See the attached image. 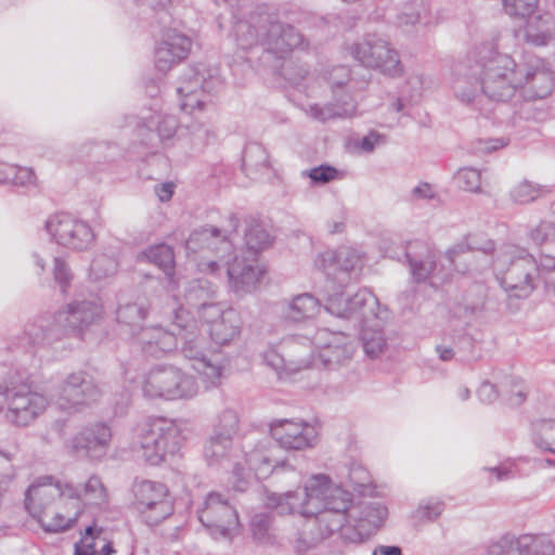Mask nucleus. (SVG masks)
Here are the masks:
<instances>
[{"instance_id":"1","label":"nucleus","mask_w":555,"mask_h":555,"mask_svg":"<svg viewBox=\"0 0 555 555\" xmlns=\"http://www.w3.org/2000/svg\"><path fill=\"white\" fill-rule=\"evenodd\" d=\"M554 85L552 70L542 59L517 64L512 55L498 51L493 42L474 47L452 67L449 86L461 104L476 106L482 96L498 102L519 93L527 100L544 99Z\"/></svg>"},{"instance_id":"2","label":"nucleus","mask_w":555,"mask_h":555,"mask_svg":"<svg viewBox=\"0 0 555 555\" xmlns=\"http://www.w3.org/2000/svg\"><path fill=\"white\" fill-rule=\"evenodd\" d=\"M103 267L101 259L92 261L87 293L62 307L54 314H43L27 323L25 337L33 346H51L64 338H81L102 314Z\"/></svg>"},{"instance_id":"3","label":"nucleus","mask_w":555,"mask_h":555,"mask_svg":"<svg viewBox=\"0 0 555 555\" xmlns=\"http://www.w3.org/2000/svg\"><path fill=\"white\" fill-rule=\"evenodd\" d=\"M217 298V288L206 279H196L188 283L184 292L185 306L173 311V332L181 343V353L191 362L192 369L209 386L219 384L224 369L220 352L207 347L206 337L199 334L194 312Z\"/></svg>"},{"instance_id":"4","label":"nucleus","mask_w":555,"mask_h":555,"mask_svg":"<svg viewBox=\"0 0 555 555\" xmlns=\"http://www.w3.org/2000/svg\"><path fill=\"white\" fill-rule=\"evenodd\" d=\"M186 249L192 253L205 249L214 253L216 259L203 258L198 261L199 271L220 276L225 267L229 286L236 294L253 292L264 273L258 256L241 250L232 257L231 241L215 227L194 231L186 241Z\"/></svg>"},{"instance_id":"5","label":"nucleus","mask_w":555,"mask_h":555,"mask_svg":"<svg viewBox=\"0 0 555 555\" xmlns=\"http://www.w3.org/2000/svg\"><path fill=\"white\" fill-rule=\"evenodd\" d=\"M325 309L359 327L362 347L369 358L375 359L384 352L387 340L383 330L388 313L369 288H361L352 296L332 294L326 299Z\"/></svg>"},{"instance_id":"6","label":"nucleus","mask_w":555,"mask_h":555,"mask_svg":"<svg viewBox=\"0 0 555 555\" xmlns=\"http://www.w3.org/2000/svg\"><path fill=\"white\" fill-rule=\"evenodd\" d=\"M263 502L280 515L311 516L330 507H349L352 494L334 483L328 475L313 474L304 482L301 491L269 492Z\"/></svg>"},{"instance_id":"7","label":"nucleus","mask_w":555,"mask_h":555,"mask_svg":"<svg viewBox=\"0 0 555 555\" xmlns=\"http://www.w3.org/2000/svg\"><path fill=\"white\" fill-rule=\"evenodd\" d=\"M233 29L241 49L260 44L267 53L281 60L294 49L306 46L302 35L293 26L273 21L269 14H253L249 20H238Z\"/></svg>"},{"instance_id":"8","label":"nucleus","mask_w":555,"mask_h":555,"mask_svg":"<svg viewBox=\"0 0 555 555\" xmlns=\"http://www.w3.org/2000/svg\"><path fill=\"white\" fill-rule=\"evenodd\" d=\"M349 507H330L305 518L302 530L296 533L294 543L298 553L325 544L333 554H343L344 547L352 544L345 535Z\"/></svg>"},{"instance_id":"9","label":"nucleus","mask_w":555,"mask_h":555,"mask_svg":"<svg viewBox=\"0 0 555 555\" xmlns=\"http://www.w3.org/2000/svg\"><path fill=\"white\" fill-rule=\"evenodd\" d=\"M492 266L501 286L511 296L527 298L535 288L538 262L525 248L511 244L502 246Z\"/></svg>"},{"instance_id":"10","label":"nucleus","mask_w":555,"mask_h":555,"mask_svg":"<svg viewBox=\"0 0 555 555\" xmlns=\"http://www.w3.org/2000/svg\"><path fill=\"white\" fill-rule=\"evenodd\" d=\"M222 83L220 69L216 65L201 62L189 67L177 87L181 111L190 115L204 111L209 104L208 95L220 90Z\"/></svg>"},{"instance_id":"11","label":"nucleus","mask_w":555,"mask_h":555,"mask_svg":"<svg viewBox=\"0 0 555 555\" xmlns=\"http://www.w3.org/2000/svg\"><path fill=\"white\" fill-rule=\"evenodd\" d=\"M182 441L181 424L175 420L159 417L140 429L137 443L146 463L159 465L180 451Z\"/></svg>"},{"instance_id":"12","label":"nucleus","mask_w":555,"mask_h":555,"mask_svg":"<svg viewBox=\"0 0 555 555\" xmlns=\"http://www.w3.org/2000/svg\"><path fill=\"white\" fill-rule=\"evenodd\" d=\"M302 347L305 356L310 358V366L333 369L349 362L358 344L353 337L343 332L320 328L312 337L302 336Z\"/></svg>"},{"instance_id":"13","label":"nucleus","mask_w":555,"mask_h":555,"mask_svg":"<svg viewBox=\"0 0 555 555\" xmlns=\"http://www.w3.org/2000/svg\"><path fill=\"white\" fill-rule=\"evenodd\" d=\"M142 392L150 399L188 400L198 392L196 379L171 364L155 365L145 374Z\"/></svg>"},{"instance_id":"14","label":"nucleus","mask_w":555,"mask_h":555,"mask_svg":"<svg viewBox=\"0 0 555 555\" xmlns=\"http://www.w3.org/2000/svg\"><path fill=\"white\" fill-rule=\"evenodd\" d=\"M146 314L147 310L142 304H128L118 308L117 321L130 327L142 350L152 357H160L177 349L178 337L172 328L166 331L162 326L141 327Z\"/></svg>"},{"instance_id":"15","label":"nucleus","mask_w":555,"mask_h":555,"mask_svg":"<svg viewBox=\"0 0 555 555\" xmlns=\"http://www.w3.org/2000/svg\"><path fill=\"white\" fill-rule=\"evenodd\" d=\"M135 142L149 154H156L160 149L173 146L180 140V124L172 114L150 111L132 118Z\"/></svg>"},{"instance_id":"16","label":"nucleus","mask_w":555,"mask_h":555,"mask_svg":"<svg viewBox=\"0 0 555 555\" xmlns=\"http://www.w3.org/2000/svg\"><path fill=\"white\" fill-rule=\"evenodd\" d=\"M352 59L364 67L377 69L390 77L403 74V65L398 51L386 39L367 35L347 47Z\"/></svg>"},{"instance_id":"17","label":"nucleus","mask_w":555,"mask_h":555,"mask_svg":"<svg viewBox=\"0 0 555 555\" xmlns=\"http://www.w3.org/2000/svg\"><path fill=\"white\" fill-rule=\"evenodd\" d=\"M133 504L149 526H156L173 513L167 487L158 481L137 478L132 485Z\"/></svg>"},{"instance_id":"18","label":"nucleus","mask_w":555,"mask_h":555,"mask_svg":"<svg viewBox=\"0 0 555 555\" xmlns=\"http://www.w3.org/2000/svg\"><path fill=\"white\" fill-rule=\"evenodd\" d=\"M314 264L328 280L345 287L360 278L364 267V256L354 248L343 246L321 253L315 258Z\"/></svg>"},{"instance_id":"19","label":"nucleus","mask_w":555,"mask_h":555,"mask_svg":"<svg viewBox=\"0 0 555 555\" xmlns=\"http://www.w3.org/2000/svg\"><path fill=\"white\" fill-rule=\"evenodd\" d=\"M261 359L280 379L289 378L311 364L310 358L305 356L301 335L283 338L278 346H269L261 353Z\"/></svg>"},{"instance_id":"20","label":"nucleus","mask_w":555,"mask_h":555,"mask_svg":"<svg viewBox=\"0 0 555 555\" xmlns=\"http://www.w3.org/2000/svg\"><path fill=\"white\" fill-rule=\"evenodd\" d=\"M7 403L5 420L16 426L33 424L48 408V399L27 386L7 388L3 403Z\"/></svg>"},{"instance_id":"21","label":"nucleus","mask_w":555,"mask_h":555,"mask_svg":"<svg viewBox=\"0 0 555 555\" xmlns=\"http://www.w3.org/2000/svg\"><path fill=\"white\" fill-rule=\"evenodd\" d=\"M199 521L214 539H231L240 527L236 509L222 494L211 492L198 514Z\"/></svg>"},{"instance_id":"22","label":"nucleus","mask_w":555,"mask_h":555,"mask_svg":"<svg viewBox=\"0 0 555 555\" xmlns=\"http://www.w3.org/2000/svg\"><path fill=\"white\" fill-rule=\"evenodd\" d=\"M46 231L57 245L82 250L94 244L95 234L83 220L69 214H56L44 223Z\"/></svg>"},{"instance_id":"23","label":"nucleus","mask_w":555,"mask_h":555,"mask_svg":"<svg viewBox=\"0 0 555 555\" xmlns=\"http://www.w3.org/2000/svg\"><path fill=\"white\" fill-rule=\"evenodd\" d=\"M388 515L380 502H361L347 512L348 525L345 537L351 543H361L378 529Z\"/></svg>"},{"instance_id":"24","label":"nucleus","mask_w":555,"mask_h":555,"mask_svg":"<svg viewBox=\"0 0 555 555\" xmlns=\"http://www.w3.org/2000/svg\"><path fill=\"white\" fill-rule=\"evenodd\" d=\"M76 488L72 485L56 481L50 476L43 477L30 485L25 493L24 505L29 515L35 519L49 516L51 504L59 498L60 503H65L66 496H73Z\"/></svg>"},{"instance_id":"25","label":"nucleus","mask_w":555,"mask_h":555,"mask_svg":"<svg viewBox=\"0 0 555 555\" xmlns=\"http://www.w3.org/2000/svg\"><path fill=\"white\" fill-rule=\"evenodd\" d=\"M271 436L286 450L313 448L319 441L317 425L302 420H279L270 426Z\"/></svg>"},{"instance_id":"26","label":"nucleus","mask_w":555,"mask_h":555,"mask_svg":"<svg viewBox=\"0 0 555 555\" xmlns=\"http://www.w3.org/2000/svg\"><path fill=\"white\" fill-rule=\"evenodd\" d=\"M204 456L209 466L227 467L233 466V489L243 492L248 487L247 475L241 467V463L235 461L233 438L230 436H220L211 434L204 447Z\"/></svg>"},{"instance_id":"27","label":"nucleus","mask_w":555,"mask_h":555,"mask_svg":"<svg viewBox=\"0 0 555 555\" xmlns=\"http://www.w3.org/2000/svg\"><path fill=\"white\" fill-rule=\"evenodd\" d=\"M192 39L178 31L168 29L164 33L162 39L154 48L155 68L163 74H167L175 66L188 59L192 51Z\"/></svg>"},{"instance_id":"28","label":"nucleus","mask_w":555,"mask_h":555,"mask_svg":"<svg viewBox=\"0 0 555 555\" xmlns=\"http://www.w3.org/2000/svg\"><path fill=\"white\" fill-rule=\"evenodd\" d=\"M269 441L266 439L263 441L258 442L255 448L250 450H244L243 457L247 468L241 467L244 469L245 475H247V481L249 482L250 472L255 474L257 479H264L269 477L274 470L278 468L283 469H294V466L289 463L288 459L280 461L275 457L276 448L270 447Z\"/></svg>"},{"instance_id":"29","label":"nucleus","mask_w":555,"mask_h":555,"mask_svg":"<svg viewBox=\"0 0 555 555\" xmlns=\"http://www.w3.org/2000/svg\"><path fill=\"white\" fill-rule=\"evenodd\" d=\"M360 93L357 86L351 83L341 94L334 90V101L324 105L312 104L306 109V113L314 120L325 122L334 118H352L358 116V99Z\"/></svg>"},{"instance_id":"30","label":"nucleus","mask_w":555,"mask_h":555,"mask_svg":"<svg viewBox=\"0 0 555 555\" xmlns=\"http://www.w3.org/2000/svg\"><path fill=\"white\" fill-rule=\"evenodd\" d=\"M99 391L91 380L82 373L70 374L62 386L59 405L63 410L78 411L80 405H87L99 398Z\"/></svg>"},{"instance_id":"31","label":"nucleus","mask_w":555,"mask_h":555,"mask_svg":"<svg viewBox=\"0 0 555 555\" xmlns=\"http://www.w3.org/2000/svg\"><path fill=\"white\" fill-rule=\"evenodd\" d=\"M322 309L320 300L311 293H302L284 300L279 306L280 317L291 323H304L313 320Z\"/></svg>"},{"instance_id":"32","label":"nucleus","mask_w":555,"mask_h":555,"mask_svg":"<svg viewBox=\"0 0 555 555\" xmlns=\"http://www.w3.org/2000/svg\"><path fill=\"white\" fill-rule=\"evenodd\" d=\"M66 509L64 513L61 511L52 512L49 509V516H42L38 519L41 527L48 532L64 531L73 526L82 512V502L80 499V491L75 490L73 496H66L65 503H61Z\"/></svg>"},{"instance_id":"33","label":"nucleus","mask_w":555,"mask_h":555,"mask_svg":"<svg viewBox=\"0 0 555 555\" xmlns=\"http://www.w3.org/2000/svg\"><path fill=\"white\" fill-rule=\"evenodd\" d=\"M104 447V424L86 428L70 441L72 452L78 457L101 459Z\"/></svg>"},{"instance_id":"34","label":"nucleus","mask_w":555,"mask_h":555,"mask_svg":"<svg viewBox=\"0 0 555 555\" xmlns=\"http://www.w3.org/2000/svg\"><path fill=\"white\" fill-rule=\"evenodd\" d=\"M425 254L422 259H416L411 256L410 251L406 253L405 257L409 260L411 273L415 281L422 282L427 279H431L430 284L437 285V282L443 283L447 279L446 274H442V269H438L436 264L435 255L424 247Z\"/></svg>"},{"instance_id":"35","label":"nucleus","mask_w":555,"mask_h":555,"mask_svg":"<svg viewBox=\"0 0 555 555\" xmlns=\"http://www.w3.org/2000/svg\"><path fill=\"white\" fill-rule=\"evenodd\" d=\"M515 548L519 555H555V542L543 533L519 535L516 538Z\"/></svg>"},{"instance_id":"36","label":"nucleus","mask_w":555,"mask_h":555,"mask_svg":"<svg viewBox=\"0 0 555 555\" xmlns=\"http://www.w3.org/2000/svg\"><path fill=\"white\" fill-rule=\"evenodd\" d=\"M141 257L162 269L168 279L171 289L176 288L173 278L175 256L170 246L166 244L151 245L142 253Z\"/></svg>"},{"instance_id":"37","label":"nucleus","mask_w":555,"mask_h":555,"mask_svg":"<svg viewBox=\"0 0 555 555\" xmlns=\"http://www.w3.org/2000/svg\"><path fill=\"white\" fill-rule=\"evenodd\" d=\"M211 339L218 345H225L240 334V321L233 309H228L223 319L214 323L208 330Z\"/></svg>"},{"instance_id":"38","label":"nucleus","mask_w":555,"mask_h":555,"mask_svg":"<svg viewBox=\"0 0 555 555\" xmlns=\"http://www.w3.org/2000/svg\"><path fill=\"white\" fill-rule=\"evenodd\" d=\"M244 238L246 246L245 251L256 256L272 243L271 234L264 229L262 223L255 219H250L247 222Z\"/></svg>"},{"instance_id":"39","label":"nucleus","mask_w":555,"mask_h":555,"mask_svg":"<svg viewBox=\"0 0 555 555\" xmlns=\"http://www.w3.org/2000/svg\"><path fill=\"white\" fill-rule=\"evenodd\" d=\"M531 440L544 452L555 453V420H539L532 424Z\"/></svg>"},{"instance_id":"40","label":"nucleus","mask_w":555,"mask_h":555,"mask_svg":"<svg viewBox=\"0 0 555 555\" xmlns=\"http://www.w3.org/2000/svg\"><path fill=\"white\" fill-rule=\"evenodd\" d=\"M470 250H482L483 254L492 253L494 245L488 241L482 247L478 246L473 236H467L463 241L450 247L446 253V259L455 271L464 273L466 268H461L456 260Z\"/></svg>"},{"instance_id":"41","label":"nucleus","mask_w":555,"mask_h":555,"mask_svg":"<svg viewBox=\"0 0 555 555\" xmlns=\"http://www.w3.org/2000/svg\"><path fill=\"white\" fill-rule=\"evenodd\" d=\"M552 35L550 20L542 16L531 18L525 29L526 41L537 47L546 46L552 39Z\"/></svg>"},{"instance_id":"42","label":"nucleus","mask_w":555,"mask_h":555,"mask_svg":"<svg viewBox=\"0 0 555 555\" xmlns=\"http://www.w3.org/2000/svg\"><path fill=\"white\" fill-rule=\"evenodd\" d=\"M429 14V4L426 0H412L404 3L397 14L399 26H412L425 21Z\"/></svg>"},{"instance_id":"43","label":"nucleus","mask_w":555,"mask_h":555,"mask_svg":"<svg viewBox=\"0 0 555 555\" xmlns=\"http://www.w3.org/2000/svg\"><path fill=\"white\" fill-rule=\"evenodd\" d=\"M269 167L268 152L259 143H249L243 153V169L247 175L256 173Z\"/></svg>"},{"instance_id":"44","label":"nucleus","mask_w":555,"mask_h":555,"mask_svg":"<svg viewBox=\"0 0 555 555\" xmlns=\"http://www.w3.org/2000/svg\"><path fill=\"white\" fill-rule=\"evenodd\" d=\"M501 398L511 405H519L528 395L524 380L515 376H504L500 380Z\"/></svg>"},{"instance_id":"45","label":"nucleus","mask_w":555,"mask_h":555,"mask_svg":"<svg viewBox=\"0 0 555 555\" xmlns=\"http://www.w3.org/2000/svg\"><path fill=\"white\" fill-rule=\"evenodd\" d=\"M548 192L550 190L545 185L522 180L511 189L509 196L516 204H529Z\"/></svg>"},{"instance_id":"46","label":"nucleus","mask_w":555,"mask_h":555,"mask_svg":"<svg viewBox=\"0 0 555 555\" xmlns=\"http://www.w3.org/2000/svg\"><path fill=\"white\" fill-rule=\"evenodd\" d=\"M446 508V503L438 496L422 499L412 517L420 522H433L437 520Z\"/></svg>"},{"instance_id":"47","label":"nucleus","mask_w":555,"mask_h":555,"mask_svg":"<svg viewBox=\"0 0 555 555\" xmlns=\"http://www.w3.org/2000/svg\"><path fill=\"white\" fill-rule=\"evenodd\" d=\"M281 75L294 87L307 89L309 83V72L302 64H296L293 60H285L281 66Z\"/></svg>"},{"instance_id":"48","label":"nucleus","mask_w":555,"mask_h":555,"mask_svg":"<svg viewBox=\"0 0 555 555\" xmlns=\"http://www.w3.org/2000/svg\"><path fill=\"white\" fill-rule=\"evenodd\" d=\"M52 275L62 295H67L74 281V273L63 257H54Z\"/></svg>"},{"instance_id":"49","label":"nucleus","mask_w":555,"mask_h":555,"mask_svg":"<svg viewBox=\"0 0 555 555\" xmlns=\"http://www.w3.org/2000/svg\"><path fill=\"white\" fill-rule=\"evenodd\" d=\"M228 309L224 308L223 305L218 302L216 299L211 300L203 309H201V312H194V320L203 324H206L208 326V330L214 325V323H217L225 315V312ZM201 328V326L198 325ZM199 334L205 337L202 332L199 331Z\"/></svg>"},{"instance_id":"50","label":"nucleus","mask_w":555,"mask_h":555,"mask_svg":"<svg viewBox=\"0 0 555 555\" xmlns=\"http://www.w3.org/2000/svg\"><path fill=\"white\" fill-rule=\"evenodd\" d=\"M238 430V415L233 409H224L218 415L217 423L214 426L212 434L220 436L235 437Z\"/></svg>"},{"instance_id":"51","label":"nucleus","mask_w":555,"mask_h":555,"mask_svg":"<svg viewBox=\"0 0 555 555\" xmlns=\"http://www.w3.org/2000/svg\"><path fill=\"white\" fill-rule=\"evenodd\" d=\"M272 517L267 512L256 513L250 519V530L254 539L259 543H267L271 539L270 530Z\"/></svg>"},{"instance_id":"52","label":"nucleus","mask_w":555,"mask_h":555,"mask_svg":"<svg viewBox=\"0 0 555 555\" xmlns=\"http://www.w3.org/2000/svg\"><path fill=\"white\" fill-rule=\"evenodd\" d=\"M460 188L465 191L478 193L481 192V172L480 170L466 167L461 168L455 175Z\"/></svg>"},{"instance_id":"53","label":"nucleus","mask_w":555,"mask_h":555,"mask_svg":"<svg viewBox=\"0 0 555 555\" xmlns=\"http://www.w3.org/2000/svg\"><path fill=\"white\" fill-rule=\"evenodd\" d=\"M327 79L333 89L335 87H341L345 82H347V87L349 86V83H351L352 87L357 86V90L359 92H363L367 87L366 80H360V81L351 80L349 68L347 66H343V65L334 67L333 70L330 73V76Z\"/></svg>"},{"instance_id":"54","label":"nucleus","mask_w":555,"mask_h":555,"mask_svg":"<svg viewBox=\"0 0 555 555\" xmlns=\"http://www.w3.org/2000/svg\"><path fill=\"white\" fill-rule=\"evenodd\" d=\"M311 179L313 184H326L341 178L337 168L330 165H320L302 172Z\"/></svg>"},{"instance_id":"55","label":"nucleus","mask_w":555,"mask_h":555,"mask_svg":"<svg viewBox=\"0 0 555 555\" xmlns=\"http://www.w3.org/2000/svg\"><path fill=\"white\" fill-rule=\"evenodd\" d=\"M538 0H503L506 14L514 17H527L533 13Z\"/></svg>"},{"instance_id":"56","label":"nucleus","mask_w":555,"mask_h":555,"mask_svg":"<svg viewBox=\"0 0 555 555\" xmlns=\"http://www.w3.org/2000/svg\"><path fill=\"white\" fill-rule=\"evenodd\" d=\"M385 143V137L376 131H371L366 135L353 141L356 151L363 154H371L376 146Z\"/></svg>"},{"instance_id":"57","label":"nucleus","mask_w":555,"mask_h":555,"mask_svg":"<svg viewBox=\"0 0 555 555\" xmlns=\"http://www.w3.org/2000/svg\"><path fill=\"white\" fill-rule=\"evenodd\" d=\"M104 547L101 551L95 548L93 528L87 527L86 534L75 544L74 555H104Z\"/></svg>"},{"instance_id":"58","label":"nucleus","mask_w":555,"mask_h":555,"mask_svg":"<svg viewBox=\"0 0 555 555\" xmlns=\"http://www.w3.org/2000/svg\"><path fill=\"white\" fill-rule=\"evenodd\" d=\"M186 130L191 137V144L194 147L204 146L210 137V129L203 121H196L188 125Z\"/></svg>"},{"instance_id":"59","label":"nucleus","mask_w":555,"mask_h":555,"mask_svg":"<svg viewBox=\"0 0 555 555\" xmlns=\"http://www.w3.org/2000/svg\"><path fill=\"white\" fill-rule=\"evenodd\" d=\"M530 238L537 245H541L547 241L555 238V223L551 221H542L532 229L530 232Z\"/></svg>"},{"instance_id":"60","label":"nucleus","mask_w":555,"mask_h":555,"mask_svg":"<svg viewBox=\"0 0 555 555\" xmlns=\"http://www.w3.org/2000/svg\"><path fill=\"white\" fill-rule=\"evenodd\" d=\"M437 197L436 189L428 182H420L409 194V199L413 203L434 201Z\"/></svg>"},{"instance_id":"61","label":"nucleus","mask_w":555,"mask_h":555,"mask_svg":"<svg viewBox=\"0 0 555 555\" xmlns=\"http://www.w3.org/2000/svg\"><path fill=\"white\" fill-rule=\"evenodd\" d=\"M485 470L494 475L496 481H504L513 479L518 475L516 463L514 461H507L495 467H486Z\"/></svg>"},{"instance_id":"62","label":"nucleus","mask_w":555,"mask_h":555,"mask_svg":"<svg viewBox=\"0 0 555 555\" xmlns=\"http://www.w3.org/2000/svg\"><path fill=\"white\" fill-rule=\"evenodd\" d=\"M9 175H10V183L15 185H26L34 182L35 175L34 171L30 168L26 167H17L14 165H11V168H9Z\"/></svg>"},{"instance_id":"63","label":"nucleus","mask_w":555,"mask_h":555,"mask_svg":"<svg viewBox=\"0 0 555 555\" xmlns=\"http://www.w3.org/2000/svg\"><path fill=\"white\" fill-rule=\"evenodd\" d=\"M515 541L514 535L505 534L488 545L486 555H508L509 548L515 546Z\"/></svg>"},{"instance_id":"64","label":"nucleus","mask_w":555,"mask_h":555,"mask_svg":"<svg viewBox=\"0 0 555 555\" xmlns=\"http://www.w3.org/2000/svg\"><path fill=\"white\" fill-rule=\"evenodd\" d=\"M477 396L483 403H493L499 397H501L500 382L496 384L483 382L477 390Z\"/></svg>"}]
</instances>
